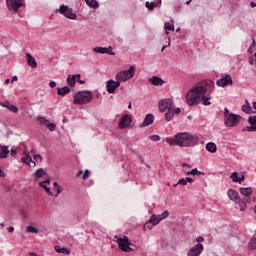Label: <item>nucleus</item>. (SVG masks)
Masks as SVG:
<instances>
[{
  "instance_id": "obj_1",
  "label": "nucleus",
  "mask_w": 256,
  "mask_h": 256,
  "mask_svg": "<svg viewBox=\"0 0 256 256\" xmlns=\"http://www.w3.org/2000/svg\"><path fill=\"white\" fill-rule=\"evenodd\" d=\"M215 89V82L212 80H204L198 83L196 86H193L186 93V103L193 107L202 103L205 107L211 105V99L213 97L211 94Z\"/></svg>"
},
{
  "instance_id": "obj_2",
  "label": "nucleus",
  "mask_w": 256,
  "mask_h": 256,
  "mask_svg": "<svg viewBox=\"0 0 256 256\" xmlns=\"http://www.w3.org/2000/svg\"><path fill=\"white\" fill-rule=\"evenodd\" d=\"M166 143L170 147H195L199 143V137L189 132H180L172 137L166 138Z\"/></svg>"
},
{
  "instance_id": "obj_3",
  "label": "nucleus",
  "mask_w": 256,
  "mask_h": 256,
  "mask_svg": "<svg viewBox=\"0 0 256 256\" xmlns=\"http://www.w3.org/2000/svg\"><path fill=\"white\" fill-rule=\"evenodd\" d=\"M74 105H88L93 101V91L91 90H81L73 95Z\"/></svg>"
},
{
  "instance_id": "obj_4",
  "label": "nucleus",
  "mask_w": 256,
  "mask_h": 256,
  "mask_svg": "<svg viewBox=\"0 0 256 256\" xmlns=\"http://www.w3.org/2000/svg\"><path fill=\"white\" fill-rule=\"evenodd\" d=\"M240 121L241 117L239 115L232 113L227 108H224V125H226V127H237Z\"/></svg>"
},
{
  "instance_id": "obj_5",
  "label": "nucleus",
  "mask_w": 256,
  "mask_h": 256,
  "mask_svg": "<svg viewBox=\"0 0 256 256\" xmlns=\"http://www.w3.org/2000/svg\"><path fill=\"white\" fill-rule=\"evenodd\" d=\"M135 77V66H131L127 70H122L116 74V81L119 83H125V81H129V79H133Z\"/></svg>"
},
{
  "instance_id": "obj_6",
  "label": "nucleus",
  "mask_w": 256,
  "mask_h": 256,
  "mask_svg": "<svg viewBox=\"0 0 256 256\" xmlns=\"http://www.w3.org/2000/svg\"><path fill=\"white\" fill-rule=\"evenodd\" d=\"M205 242V238L203 236H198L196 238V245L189 249L187 252V256H200L203 253V243Z\"/></svg>"
},
{
  "instance_id": "obj_7",
  "label": "nucleus",
  "mask_w": 256,
  "mask_h": 256,
  "mask_svg": "<svg viewBox=\"0 0 256 256\" xmlns=\"http://www.w3.org/2000/svg\"><path fill=\"white\" fill-rule=\"evenodd\" d=\"M59 11L66 19H70V21H77V13H75L72 8H69V6L62 4Z\"/></svg>"
},
{
  "instance_id": "obj_8",
  "label": "nucleus",
  "mask_w": 256,
  "mask_h": 256,
  "mask_svg": "<svg viewBox=\"0 0 256 256\" xmlns=\"http://www.w3.org/2000/svg\"><path fill=\"white\" fill-rule=\"evenodd\" d=\"M131 240H129V237L123 236L122 238L118 239V247L123 251L124 253H131L133 251V248H131Z\"/></svg>"
},
{
  "instance_id": "obj_9",
  "label": "nucleus",
  "mask_w": 256,
  "mask_h": 256,
  "mask_svg": "<svg viewBox=\"0 0 256 256\" xmlns=\"http://www.w3.org/2000/svg\"><path fill=\"white\" fill-rule=\"evenodd\" d=\"M31 155L32 154L29 151V149H27V147H25L23 152H22L21 161L25 165H28L29 167L35 168V162L33 161V156H31Z\"/></svg>"
},
{
  "instance_id": "obj_10",
  "label": "nucleus",
  "mask_w": 256,
  "mask_h": 256,
  "mask_svg": "<svg viewBox=\"0 0 256 256\" xmlns=\"http://www.w3.org/2000/svg\"><path fill=\"white\" fill-rule=\"evenodd\" d=\"M50 179L51 178H49V174H47V172L43 168L37 169L34 173V181L36 183H39L40 181H48Z\"/></svg>"
},
{
  "instance_id": "obj_11",
  "label": "nucleus",
  "mask_w": 256,
  "mask_h": 256,
  "mask_svg": "<svg viewBox=\"0 0 256 256\" xmlns=\"http://www.w3.org/2000/svg\"><path fill=\"white\" fill-rule=\"evenodd\" d=\"M158 107H159V111L161 113H165L167 110L169 111L174 108L173 100H171L170 98L162 99L159 102Z\"/></svg>"
},
{
  "instance_id": "obj_12",
  "label": "nucleus",
  "mask_w": 256,
  "mask_h": 256,
  "mask_svg": "<svg viewBox=\"0 0 256 256\" xmlns=\"http://www.w3.org/2000/svg\"><path fill=\"white\" fill-rule=\"evenodd\" d=\"M216 85L218 87H229V85H233V77L229 74H225L217 80Z\"/></svg>"
},
{
  "instance_id": "obj_13",
  "label": "nucleus",
  "mask_w": 256,
  "mask_h": 256,
  "mask_svg": "<svg viewBox=\"0 0 256 256\" xmlns=\"http://www.w3.org/2000/svg\"><path fill=\"white\" fill-rule=\"evenodd\" d=\"M161 218L159 217V215H155L153 214L149 220L144 224L145 229H149L151 230L152 228H154L156 225H159L161 223Z\"/></svg>"
},
{
  "instance_id": "obj_14",
  "label": "nucleus",
  "mask_w": 256,
  "mask_h": 256,
  "mask_svg": "<svg viewBox=\"0 0 256 256\" xmlns=\"http://www.w3.org/2000/svg\"><path fill=\"white\" fill-rule=\"evenodd\" d=\"M9 11H18L19 7H23V0H6Z\"/></svg>"
},
{
  "instance_id": "obj_15",
  "label": "nucleus",
  "mask_w": 256,
  "mask_h": 256,
  "mask_svg": "<svg viewBox=\"0 0 256 256\" xmlns=\"http://www.w3.org/2000/svg\"><path fill=\"white\" fill-rule=\"evenodd\" d=\"M133 123V118L129 114H124L119 122V129H127Z\"/></svg>"
},
{
  "instance_id": "obj_16",
  "label": "nucleus",
  "mask_w": 256,
  "mask_h": 256,
  "mask_svg": "<svg viewBox=\"0 0 256 256\" xmlns=\"http://www.w3.org/2000/svg\"><path fill=\"white\" fill-rule=\"evenodd\" d=\"M107 92L108 93H115L118 87H121V84L118 80L110 79L106 82Z\"/></svg>"
},
{
  "instance_id": "obj_17",
  "label": "nucleus",
  "mask_w": 256,
  "mask_h": 256,
  "mask_svg": "<svg viewBox=\"0 0 256 256\" xmlns=\"http://www.w3.org/2000/svg\"><path fill=\"white\" fill-rule=\"evenodd\" d=\"M94 53H99L100 55H115V52H113V47H94L93 48Z\"/></svg>"
},
{
  "instance_id": "obj_18",
  "label": "nucleus",
  "mask_w": 256,
  "mask_h": 256,
  "mask_svg": "<svg viewBox=\"0 0 256 256\" xmlns=\"http://www.w3.org/2000/svg\"><path fill=\"white\" fill-rule=\"evenodd\" d=\"M227 197L233 203L239 201V199L241 198V196H239V192H237V190H235L233 188H229L227 190Z\"/></svg>"
},
{
  "instance_id": "obj_19",
  "label": "nucleus",
  "mask_w": 256,
  "mask_h": 256,
  "mask_svg": "<svg viewBox=\"0 0 256 256\" xmlns=\"http://www.w3.org/2000/svg\"><path fill=\"white\" fill-rule=\"evenodd\" d=\"M234 203L239 206L240 211H245L247 204L251 203V198H239Z\"/></svg>"
},
{
  "instance_id": "obj_20",
  "label": "nucleus",
  "mask_w": 256,
  "mask_h": 256,
  "mask_svg": "<svg viewBox=\"0 0 256 256\" xmlns=\"http://www.w3.org/2000/svg\"><path fill=\"white\" fill-rule=\"evenodd\" d=\"M179 113H181V108H171L170 110H168L165 114V119L166 121H171V119H173V117H175V115H179Z\"/></svg>"
},
{
  "instance_id": "obj_21",
  "label": "nucleus",
  "mask_w": 256,
  "mask_h": 256,
  "mask_svg": "<svg viewBox=\"0 0 256 256\" xmlns=\"http://www.w3.org/2000/svg\"><path fill=\"white\" fill-rule=\"evenodd\" d=\"M240 195L243 196V199H249L251 195H253V188L251 187H240L239 188Z\"/></svg>"
},
{
  "instance_id": "obj_22",
  "label": "nucleus",
  "mask_w": 256,
  "mask_h": 256,
  "mask_svg": "<svg viewBox=\"0 0 256 256\" xmlns=\"http://www.w3.org/2000/svg\"><path fill=\"white\" fill-rule=\"evenodd\" d=\"M79 79H81V74H73V75H68V78H67V84L70 86V87H74L77 83V81H79Z\"/></svg>"
},
{
  "instance_id": "obj_23",
  "label": "nucleus",
  "mask_w": 256,
  "mask_h": 256,
  "mask_svg": "<svg viewBox=\"0 0 256 256\" xmlns=\"http://www.w3.org/2000/svg\"><path fill=\"white\" fill-rule=\"evenodd\" d=\"M248 122L250 126L245 127L243 131H249L250 133L256 131V116H250Z\"/></svg>"
},
{
  "instance_id": "obj_24",
  "label": "nucleus",
  "mask_w": 256,
  "mask_h": 256,
  "mask_svg": "<svg viewBox=\"0 0 256 256\" xmlns=\"http://www.w3.org/2000/svg\"><path fill=\"white\" fill-rule=\"evenodd\" d=\"M164 29H165L166 35H169V33H171V31H175V21L173 19H171L170 21L165 22Z\"/></svg>"
},
{
  "instance_id": "obj_25",
  "label": "nucleus",
  "mask_w": 256,
  "mask_h": 256,
  "mask_svg": "<svg viewBox=\"0 0 256 256\" xmlns=\"http://www.w3.org/2000/svg\"><path fill=\"white\" fill-rule=\"evenodd\" d=\"M230 179H232L233 183H243L245 181V176H239L238 172H233L230 176Z\"/></svg>"
},
{
  "instance_id": "obj_26",
  "label": "nucleus",
  "mask_w": 256,
  "mask_h": 256,
  "mask_svg": "<svg viewBox=\"0 0 256 256\" xmlns=\"http://www.w3.org/2000/svg\"><path fill=\"white\" fill-rule=\"evenodd\" d=\"M51 183V179L50 180H42L39 182L40 187H42L43 189H45L46 193H48V195H53V192H51V188L48 186Z\"/></svg>"
},
{
  "instance_id": "obj_27",
  "label": "nucleus",
  "mask_w": 256,
  "mask_h": 256,
  "mask_svg": "<svg viewBox=\"0 0 256 256\" xmlns=\"http://www.w3.org/2000/svg\"><path fill=\"white\" fill-rule=\"evenodd\" d=\"M27 63L31 69H35L37 67V60L30 53H26Z\"/></svg>"
},
{
  "instance_id": "obj_28",
  "label": "nucleus",
  "mask_w": 256,
  "mask_h": 256,
  "mask_svg": "<svg viewBox=\"0 0 256 256\" xmlns=\"http://www.w3.org/2000/svg\"><path fill=\"white\" fill-rule=\"evenodd\" d=\"M155 121V116L153 114H147L144 118L143 125L144 127H149V125H153Z\"/></svg>"
},
{
  "instance_id": "obj_29",
  "label": "nucleus",
  "mask_w": 256,
  "mask_h": 256,
  "mask_svg": "<svg viewBox=\"0 0 256 256\" xmlns=\"http://www.w3.org/2000/svg\"><path fill=\"white\" fill-rule=\"evenodd\" d=\"M149 83L155 85L156 87H159L160 85H163L164 81L158 76H152L151 78H149Z\"/></svg>"
},
{
  "instance_id": "obj_30",
  "label": "nucleus",
  "mask_w": 256,
  "mask_h": 256,
  "mask_svg": "<svg viewBox=\"0 0 256 256\" xmlns=\"http://www.w3.org/2000/svg\"><path fill=\"white\" fill-rule=\"evenodd\" d=\"M57 93L60 95V97H65V95H69V93H71V88L69 86L58 88Z\"/></svg>"
},
{
  "instance_id": "obj_31",
  "label": "nucleus",
  "mask_w": 256,
  "mask_h": 256,
  "mask_svg": "<svg viewBox=\"0 0 256 256\" xmlns=\"http://www.w3.org/2000/svg\"><path fill=\"white\" fill-rule=\"evenodd\" d=\"M9 157V146L0 145V159H7Z\"/></svg>"
},
{
  "instance_id": "obj_32",
  "label": "nucleus",
  "mask_w": 256,
  "mask_h": 256,
  "mask_svg": "<svg viewBox=\"0 0 256 256\" xmlns=\"http://www.w3.org/2000/svg\"><path fill=\"white\" fill-rule=\"evenodd\" d=\"M242 111L244 113H247L248 115L253 114V108L251 107V104L249 103V100H245V104L242 105Z\"/></svg>"
},
{
  "instance_id": "obj_33",
  "label": "nucleus",
  "mask_w": 256,
  "mask_h": 256,
  "mask_svg": "<svg viewBox=\"0 0 256 256\" xmlns=\"http://www.w3.org/2000/svg\"><path fill=\"white\" fill-rule=\"evenodd\" d=\"M31 155H32V161L35 162V167H37V163H43V156H41V154H37L32 151Z\"/></svg>"
},
{
  "instance_id": "obj_34",
  "label": "nucleus",
  "mask_w": 256,
  "mask_h": 256,
  "mask_svg": "<svg viewBox=\"0 0 256 256\" xmlns=\"http://www.w3.org/2000/svg\"><path fill=\"white\" fill-rule=\"evenodd\" d=\"M54 249L56 253H62L63 255H71V250H69V248H66V247L61 248V246H55Z\"/></svg>"
},
{
  "instance_id": "obj_35",
  "label": "nucleus",
  "mask_w": 256,
  "mask_h": 256,
  "mask_svg": "<svg viewBox=\"0 0 256 256\" xmlns=\"http://www.w3.org/2000/svg\"><path fill=\"white\" fill-rule=\"evenodd\" d=\"M206 150L209 151V153H217V144L214 142H208L206 144Z\"/></svg>"
},
{
  "instance_id": "obj_36",
  "label": "nucleus",
  "mask_w": 256,
  "mask_h": 256,
  "mask_svg": "<svg viewBox=\"0 0 256 256\" xmlns=\"http://www.w3.org/2000/svg\"><path fill=\"white\" fill-rule=\"evenodd\" d=\"M85 3L91 9H99V2L97 0H85Z\"/></svg>"
},
{
  "instance_id": "obj_37",
  "label": "nucleus",
  "mask_w": 256,
  "mask_h": 256,
  "mask_svg": "<svg viewBox=\"0 0 256 256\" xmlns=\"http://www.w3.org/2000/svg\"><path fill=\"white\" fill-rule=\"evenodd\" d=\"M163 0H157V2H146V8L149 9L150 11H153L157 5H161Z\"/></svg>"
},
{
  "instance_id": "obj_38",
  "label": "nucleus",
  "mask_w": 256,
  "mask_h": 256,
  "mask_svg": "<svg viewBox=\"0 0 256 256\" xmlns=\"http://www.w3.org/2000/svg\"><path fill=\"white\" fill-rule=\"evenodd\" d=\"M81 175H82V179L85 180V179H88V178H89L90 172H89V170H85L84 173H83V170H80V171L76 174V177H81Z\"/></svg>"
},
{
  "instance_id": "obj_39",
  "label": "nucleus",
  "mask_w": 256,
  "mask_h": 256,
  "mask_svg": "<svg viewBox=\"0 0 256 256\" xmlns=\"http://www.w3.org/2000/svg\"><path fill=\"white\" fill-rule=\"evenodd\" d=\"M8 111H11V113H19V108L11 103L8 102V106L6 107Z\"/></svg>"
},
{
  "instance_id": "obj_40",
  "label": "nucleus",
  "mask_w": 256,
  "mask_h": 256,
  "mask_svg": "<svg viewBox=\"0 0 256 256\" xmlns=\"http://www.w3.org/2000/svg\"><path fill=\"white\" fill-rule=\"evenodd\" d=\"M186 175H202L201 171L197 170V168L192 169L191 171L184 170Z\"/></svg>"
},
{
  "instance_id": "obj_41",
  "label": "nucleus",
  "mask_w": 256,
  "mask_h": 256,
  "mask_svg": "<svg viewBox=\"0 0 256 256\" xmlns=\"http://www.w3.org/2000/svg\"><path fill=\"white\" fill-rule=\"evenodd\" d=\"M26 231H27V233H34V234L39 233V229H37L33 225L27 226Z\"/></svg>"
},
{
  "instance_id": "obj_42",
  "label": "nucleus",
  "mask_w": 256,
  "mask_h": 256,
  "mask_svg": "<svg viewBox=\"0 0 256 256\" xmlns=\"http://www.w3.org/2000/svg\"><path fill=\"white\" fill-rule=\"evenodd\" d=\"M54 191H56L55 197L61 194V186L57 182H54Z\"/></svg>"
},
{
  "instance_id": "obj_43",
  "label": "nucleus",
  "mask_w": 256,
  "mask_h": 256,
  "mask_svg": "<svg viewBox=\"0 0 256 256\" xmlns=\"http://www.w3.org/2000/svg\"><path fill=\"white\" fill-rule=\"evenodd\" d=\"M158 217H160V221H164V219H167L169 217V211H164L162 214H158Z\"/></svg>"
},
{
  "instance_id": "obj_44",
  "label": "nucleus",
  "mask_w": 256,
  "mask_h": 256,
  "mask_svg": "<svg viewBox=\"0 0 256 256\" xmlns=\"http://www.w3.org/2000/svg\"><path fill=\"white\" fill-rule=\"evenodd\" d=\"M39 121H40V123H41L42 125H45V127H47V126L49 125V123L51 122V121H49V120H48L47 118H45V117H40Z\"/></svg>"
},
{
  "instance_id": "obj_45",
  "label": "nucleus",
  "mask_w": 256,
  "mask_h": 256,
  "mask_svg": "<svg viewBox=\"0 0 256 256\" xmlns=\"http://www.w3.org/2000/svg\"><path fill=\"white\" fill-rule=\"evenodd\" d=\"M149 139H150V141L157 142V141H161V136H159V135H151V136H149Z\"/></svg>"
},
{
  "instance_id": "obj_46",
  "label": "nucleus",
  "mask_w": 256,
  "mask_h": 256,
  "mask_svg": "<svg viewBox=\"0 0 256 256\" xmlns=\"http://www.w3.org/2000/svg\"><path fill=\"white\" fill-rule=\"evenodd\" d=\"M48 129H49V131H55V128L57 127L56 125H55V123H48V126H46Z\"/></svg>"
},
{
  "instance_id": "obj_47",
  "label": "nucleus",
  "mask_w": 256,
  "mask_h": 256,
  "mask_svg": "<svg viewBox=\"0 0 256 256\" xmlns=\"http://www.w3.org/2000/svg\"><path fill=\"white\" fill-rule=\"evenodd\" d=\"M10 155L12 157H15V155H17V147L13 146L10 150Z\"/></svg>"
},
{
  "instance_id": "obj_48",
  "label": "nucleus",
  "mask_w": 256,
  "mask_h": 256,
  "mask_svg": "<svg viewBox=\"0 0 256 256\" xmlns=\"http://www.w3.org/2000/svg\"><path fill=\"white\" fill-rule=\"evenodd\" d=\"M178 185H182L183 187H185V185H187V180L185 178L179 179Z\"/></svg>"
},
{
  "instance_id": "obj_49",
  "label": "nucleus",
  "mask_w": 256,
  "mask_h": 256,
  "mask_svg": "<svg viewBox=\"0 0 256 256\" xmlns=\"http://www.w3.org/2000/svg\"><path fill=\"white\" fill-rule=\"evenodd\" d=\"M49 87H51V89H53L54 87H57V82L51 80V81L49 82Z\"/></svg>"
},
{
  "instance_id": "obj_50",
  "label": "nucleus",
  "mask_w": 256,
  "mask_h": 256,
  "mask_svg": "<svg viewBox=\"0 0 256 256\" xmlns=\"http://www.w3.org/2000/svg\"><path fill=\"white\" fill-rule=\"evenodd\" d=\"M171 46V38H168V44L167 45H164L161 49V51H164L167 47H170Z\"/></svg>"
},
{
  "instance_id": "obj_51",
  "label": "nucleus",
  "mask_w": 256,
  "mask_h": 256,
  "mask_svg": "<svg viewBox=\"0 0 256 256\" xmlns=\"http://www.w3.org/2000/svg\"><path fill=\"white\" fill-rule=\"evenodd\" d=\"M255 45H256L255 38H252V43H251L248 51H251V49H253V47H255Z\"/></svg>"
},
{
  "instance_id": "obj_52",
  "label": "nucleus",
  "mask_w": 256,
  "mask_h": 256,
  "mask_svg": "<svg viewBox=\"0 0 256 256\" xmlns=\"http://www.w3.org/2000/svg\"><path fill=\"white\" fill-rule=\"evenodd\" d=\"M185 180H186V183H193V178H191V177H186V178H184Z\"/></svg>"
},
{
  "instance_id": "obj_53",
  "label": "nucleus",
  "mask_w": 256,
  "mask_h": 256,
  "mask_svg": "<svg viewBox=\"0 0 256 256\" xmlns=\"http://www.w3.org/2000/svg\"><path fill=\"white\" fill-rule=\"evenodd\" d=\"M252 113H256V102L252 103Z\"/></svg>"
},
{
  "instance_id": "obj_54",
  "label": "nucleus",
  "mask_w": 256,
  "mask_h": 256,
  "mask_svg": "<svg viewBox=\"0 0 256 256\" xmlns=\"http://www.w3.org/2000/svg\"><path fill=\"white\" fill-rule=\"evenodd\" d=\"M0 105H1V107H5L7 109L9 102H1Z\"/></svg>"
},
{
  "instance_id": "obj_55",
  "label": "nucleus",
  "mask_w": 256,
  "mask_h": 256,
  "mask_svg": "<svg viewBox=\"0 0 256 256\" xmlns=\"http://www.w3.org/2000/svg\"><path fill=\"white\" fill-rule=\"evenodd\" d=\"M13 231H15V227L10 226V227L8 228V232H9V233H13Z\"/></svg>"
},
{
  "instance_id": "obj_56",
  "label": "nucleus",
  "mask_w": 256,
  "mask_h": 256,
  "mask_svg": "<svg viewBox=\"0 0 256 256\" xmlns=\"http://www.w3.org/2000/svg\"><path fill=\"white\" fill-rule=\"evenodd\" d=\"M250 7L255 8L256 7V3L254 1H251L250 2Z\"/></svg>"
},
{
  "instance_id": "obj_57",
  "label": "nucleus",
  "mask_w": 256,
  "mask_h": 256,
  "mask_svg": "<svg viewBox=\"0 0 256 256\" xmlns=\"http://www.w3.org/2000/svg\"><path fill=\"white\" fill-rule=\"evenodd\" d=\"M4 176H5V172L0 168V177H4Z\"/></svg>"
},
{
  "instance_id": "obj_58",
  "label": "nucleus",
  "mask_w": 256,
  "mask_h": 256,
  "mask_svg": "<svg viewBox=\"0 0 256 256\" xmlns=\"http://www.w3.org/2000/svg\"><path fill=\"white\" fill-rule=\"evenodd\" d=\"M4 176H5V172L0 168V177H4Z\"/></svg>"
},
{
  "instance_id": "obj_59",
  "label": "nucleus",
  "mask_w": 256,
  "mask_h": 256,
  "mask_svg": "<svg viewBox=\"0 0 256 256\" xmlns=\"http://www.w3.org/2000/svg\"><path fill=\"white\" fill-rule=\"evenodd\" d=\"M29 255L30 256H39L37 253H35V252H29Z\"/></svg>"
},
{
  "instance_id": "obj_60",
  "label": "nucleus",
  "mask_w": 256,
  "mask_h": 256,
  "mask_svg": "<svg viewBox=\"0 0 256 256\" xmlns=\"http://www.w3.org/2000/svg\"><path fill=\"white\" fill-rule=\"evenodd\" d=\"M182 167H191L188 163H182Z\"/></svg>"
},
{
  "instance_id": "obj_61",
  "label": "nucleus",
  "mask_w": 256,
  "mask_h": 256,
  "mask_svg": "<svg viewBox=\"0 0 256 256\" xmlns=\"http://www.w3.org/2000/svg\"><path fill=\"white\" fill-rule=\"evenodd\" d=\"M81 85H85V80H78Z\"/></svg>"
},
{
  "instance_id": "obj_62",
  "label": "nucleus",
  "mask_w": 256,
  "mask_h": 256,
  "mask_svg": "<svg viewBox=\"0 0 256 256\" xmlns=\"http://www.w3.org/2000/svg\"><path fill=\"white\" fill-rule=\"evenodd\" d=\"M17 80H18L17 76H13L12 81H17Z\"/></svg>"
},
{
  "instance_id": "obj_63",
  "label": "nucleus",
  "mask_w": 256,
  "mask_h": 256,
  "mask_svg": "<svg viewBox=\"0 0 256 256\" xmlns=\"http://www.w3.org/2000/svg\"><path fill=\"white\" fill-rule=\"evenodd\" d=\"M10 81H11L10 79H6L5 83H10Z\"/></svg>"
},
{
  "instance_id": "obj_64",
  "label": "nucleus",
  "mask_w": 256,
  "mask_h": 256,
  "mask_svg": "<svg viewBox=\"0 0 256 256\" xmlns=\"http://www.w3.org/2000/svg\"><path fill=\"white\" fill-rule=\"evenodd\" d=\"M191 3V0L186 1V5H189Z\"/></svg>"
}]
</instances>
